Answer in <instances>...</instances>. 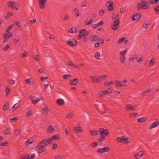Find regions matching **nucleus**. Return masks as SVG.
Instances as JSON below:
<instances>
[{"label":"nucleus","mask_w":159,"mask_h":159,"mask_svg":"<svg viewBox=\"0 0 159 159\" xmlns=\"http://www.w3.org/2000/svg\"><path fill=\"white\" fill-rule=\"evenodd\" d=\"M51 142V139H44L40 141L35 148V150L38 154L42 153L45 151L46 147Z\"/></svg>","instance_id":"1"},{"label":"nucleus","mask_w":159,"mask_h":159,"mask_svg":"<svg viewBox=\"0 0 159 159\" xmlns=\"http://www.w3.org/2000/svg\"><path fill=\"white\" fill-rule=\"evenodd\" d=\"M112 91V88H108L106 89L99 92L98 93V96L100 98H104L106 95L111 94Z\"/></svg>","instance_id":"2"},{"label":"nucleus","mask_w":159,"mask_h":159,"mask_svg":"<svg viewBox=\"0 0 159 159\" xmlns=\"http://www.w3.org/2000/svg\"><path fill=\"white\" fill-rule=\"evenodd\" d=\"M117 141L119 143L123 144H127L131 142V139L128 137H124V136L117 137Z\"/></svg>","instance_id":"3"},{"label":"nucleus","mask_w":159,"mask_h":159,"mask_svg":"<svg viewBox=\"0 0 159 159\" xmlns=\"http://www.w3.org/2000/svg\"><path fill=\"white\" fill-rule=\"evenodd\" d=\"M138 10L147 9L149 7V4L146 2H140L138 3L137 6Z\"/></svg>","instance_id":"4"},{"label":"nucleus","mask_w":159,"mask_h":159,"mask_svg":"<svg viewBox=\"0 0 159 159\" xmlns=\"http://www.w3.org/2000/svg\"><path fill=\"white\" fill-rule=\"evenodd\" d=\"M99 131L101 136H103L105 138L109 134L108 130L107 129H104L103 128L99 129Z\"/></svg>","instance_id":"5"},{"label":"nucleus","mask_w":159,"mask_h":159,"mask_svg":"<svg viewBox=\"0 0 159 159\" xmlns=\"http://www.w3.org/2000/svg\"><path fill=\"white\" fill-rule=\"evenodd\" d=\"M156 63V59L154 58H152L148 60L146 62L145 64L148 67H151L153 66Z\"/></svg>","instance_id":"6"},{"label":"nucleus","mask_w":159,"mask_h":159,"mask_svg":"<svg viewBox=\"0 0 159 159\" xmlns=\"http://www.w3.org/2000/svg\"><path fill=\"white\" fill-rule=\"evenodd\" d=\"M119 24V20H115L111 25V28L114 30H116L118 28Z\"/></svg>","instance_id":"7"},{"label":"nucleus","mask_w":159,"mask_h":159,"mask_svg":"<svg viewBox=\"0 0 159 159\" xmlns=\"http://www.w3.org/2000/svg\"><path fill=\"white\" fill-rule=\"evenodd\" d=\"M110 151V148L108 147H105L103 148H100L98 149L97 152L98 153H102L107 152Z\"/></svg>","instance_id":"8"},{"label":"nucleus","mask_w":159,"mask_h":159,"mask_svg":"<svg viewBox=\"0 0 159 159\" xmlns=\"http://www.w3.org/2000/svg\"><path fill=\"white\" fill-rule=\"evenodd\" d=\"M125 108L127 111L131 110L134 111L136 110V107L135 105L129 104L126 105L125 106Z\"/></svg>","instance_id":"9"},{"label":"nucleus","mask_w":159,"mask_h":159,"mask_svg":"<svg viewBox=\"0 0 159 159\" xmlns=\"http://www.w3.org/2000/svg\"><path fill=\"white\" fill-rule=\"evenodd\" d=\"M144 155V153L143 151H140L134 154V159H139Z\"/></svg>","instance_id":"10"},{"label":"nucleus","mask_w":159,"mask_h":159,"mask_svg":"<svg viewBox=\"0 0 159 159\" xmlns=\"http://www.w3.org/2000/svg\"><path fill=\"white\" fill-rule=\"evenodd\" d=\"M66 43L68 45L73 47L76 45L77 42L74 39H69L66 42Z\"/></svg>","instance_id":"11"},{"label":"nucleus","mask_w":159,"mask_h":159,"mask_svg":"<svg viewBox=\"0 0 159 159\" xmlns=\"http://www.w3.org/2000/svg\"><path fill=\"white\" fill-rule=\"evenodd\" d=\"M47 0H38L39 7L40 9H43L45 7V3L47 2Z\"/></svg>","instance_id":"12"},{"label":"nucleus","mask_w":159,"mask_h":159,"mask_svg":"<svg viewBox=\"0 0 159 159\" xmlns=\"http://www.w3.org/2000/svg\"><path fill=\"white\" fill-rule=\"evenodd\" d=\"M55 131V129L51 125L48 126L46 130V132L48 134H51Z\"/></svg>","instance_id":"13"},{"label":"nucleus","mask_w":159,"mask_h":159,"mask_svg":"<svg viewBox=\"0 0 159 159\" xmlns=\"http://www.w3.org/2000/svg\"><path fill=\"white\" fill-rule=\"evenodd\" d=\"M10 4V7L13 9H15L17 10H18L19 8V7H17L16 4V2H9L8 3V5L9 4Z\"/></svg>","instance_id":"14"},{"label":"nucleus","mask_w":159,"mask_h":159,"mask_svg":"<svg viewBox=\"0 0 159 159\" xmlns=\"http://www.w3.org/2000/svg\"><path fill=\"white\" fill-rule=\"evenodd\" d=\"M159 125V122L158 121H155L151 124L148 127V129H151L155 127H158Z\"/></svg>","instance_id":"15"},{"label":"nucleus","mask_w":159,"mask_h":159,"mask_svg":"<svg viewBox=\"0 0 159 159\" xmlns=\"http://www.w3.org/2000/svg\"><path fill=\"white\" fill-rule=\"evenodd\" d=\"M34 141L33 138H30L25 142V146L28 147L29 145L33 143Z\"/></svg>","instance_id":"16"},{"label":"nucleus","mask_w":159,"mask_h":159,"mask_svg":"<svg viewBox=\"0 0 159 159\" xmlns=\"http://www.w3.org/2000/svg\"><path fill=\"white\" fill-rule=\"evenodd\" d=\"M141 15L139 13H136L132 16V19L133 20H139L141 18Z\"/></svg>","instance_id":"17"},{"label":"nucleus","mask_w":159,"mask_h":159,"mask_svg":"<svg viewBox=\"0 0 159 159\" xmlns=\"http://www.w3.org/2000/svg\"><path fill=\"white\" fill-rule=\"evenodd\" d=\"M42 113L44 116H47L49 113V109L47 107H43L42 111Z\"/></svg>","instance_id":"18"},{"label":"nucleus","mask_w":159,"mask_h":159,"mask_svg":"<svg viewBox=\"0 0 159 159\" xmlns=\"http://www.w3.org/2000/svg\"><path fill=\"white\" fill-rule=\"evenodd\" d=\"M89 132L91 136H96L99 134V131H98L97 130H90Z\"/></svg>","instance_id":"19"},{"label":"nucleus","mask_w":159,"mask_h":159,"mask_svg":"<svg viewBox=\"0 0 159 159\" xmlns=\"http://www.w3.org/2000/svg\"><path fill=\"white\" fill-rule=\"evenodd\" d=\"M25 81L27 84L32 85L34 83V80L32 78H30L25 80Z\"/></svg>","instance_id":"20"},{"label":"nucleus","mask_w":159,"mask_h":159,"mask_svg":"<svg viewBox=\"0 0 159 159\" xmlns=\"http://www.w3.org/2000/svg\"><path fill=\"white\" fill-rule=\"evenodd\" d=\"M60 138L59 135L58 134H56L53 136L52 138H48V139H51V142L49 143V144L52 143V140H57L59 139Z\"/></svg>","instance_id":"21"},{"label":"nucleus","mask_w":159,"mask_h":159,"mask_svg":"<svg viewBox=\"0 0 159 159\" xmlns=\"http://www.w3.org/2000/svg\"><path fill=\"white\" fill-rule=\"evenodd\" d=\"M56 103L59 106H61L65 103V101L62 98H59L56 101Z\"/></svg>","instance_id":"22"},{"label":"nucleus","mask_w":159,"mask_h":159,"mask_svg":"<svg viewBox=\"0 0 159 159\" xmlns=\"http://www.w3.org/2000/svg\"><path fill=\"white\" fill-rule=\"evenodd\" d=\"M3 134L5 135H10L11 134L10 129L9 127H6L3 131Z\"/></svg>","instance_id":"23"},{"label":"nucleus","mask_w":159,"mask_h":159,"mask_svg":"<svg viewBox=\"0 0 159 159\" xmlns=\"http://www.w3.org/2000/svg\"><path fill=\"white\" fill-rule=\"evenodd\" d=\"M74 130L77 132L82 133L83 131V129L81 127L75 126L74 128Z\"/></svg>","instance_id":"24"},{"label":"nucleus","mask_w":159,"mask_h":159,"mask_svg":"<svg viewBox=\"0 0 159 159\" xmlns=\"http://www.w3.org/2000/svg\"><path fill=\"white\" fill-rule=\"evenodd\" d=\"M98 80L99 83H100L103 80L105 79L107 77V75H101L98 76Z\"/></svg>","instance_id":"25"},{"label":"nucleus","mask_w":159,"mask_h":159,"mask_svg":"<svg viewBox=\"0 0 159 159\" xmlns=\"http://www.w3.org/2000/svg\"><path fill=\"white\" fill-rule=\"evenodd\" d=\"M101 56H102V55H101L100 52L98 51L95 54L94 57L96 60H98L100 59V58Z\"/></svg>","instance_id":"26"},{"label":"nucleus","mask_w":159,"mask_h":159,"mask_svg":"<svg viewBox=\"0 0 159 159\" xmlns=\"http://www.w3.org/2000/svg\"><path fill=\"white\" fill-rule=\"evenodd\" d=\"M90 40L93 42H97L98 40V38L97 35L91 36L90 37Z\"/></svg>","instance_id":"27"},{"label":"nucleus","mask_w":159,"mask_h":159,"mask_svg":"<svg viewBox=\"0 0 159 159\" xmlns=\"http://www.w3.org/2000/svg\"><path fill=\"white\" fill-rule=\"evenodd\" d=\"M70 83H71L70 85L73 86L76 85L79 82L78 80L77 79H74L70 81Z\"/></svg>","instance_id":"28"},{"label":"nucleus","mask_w":159,"mask_h":159,"mask_svg":"<svg viewBox=\"0 0 159 159\" xmlns=\"http://www.w3.org/2000/svg\"><path fill=\"white\" fill-rule=\"evenodd\" d=\"M114 84V82L112 80L105 81L104 83V84L105 86H108Z\"/></svg>","instance_id":"29"},{"label":"nucleus","mask_w":159,"mask_h":159,"mask_svg":"<svg viewBox=\"0 0 159 159\" xmlns=\"http://www.w3.org/2000/svg\"><path fill=\"white\" fill-rule=\"evenodd\" d=\"M13 34L12 32L7 33L4 35L3 37L5 39H8Z\"/></svg>","instance_id":"30"},{"label":"nucleus","mask_w":159,"mask_h":159,"mask_svg":"<svg viewBox=\"0 0 159 159\" xmlns=\"http://www.w3.org/2000/svg\"><path fill=\"white\" fill-rule=\"evenodd\" d=\"M55 158V159H66V157L64 155L61 154L57 155Z\"/></svg>","instance_id":"31"},{"label":"nucleus","mask_w":159,"mask_h":159,"mask_svg":"<svg viewBox=\"0 0 159 159\" xmlns=\"http://www.w3.org/2000/svg\"><path fill=\"white\" fill-rule=\"evenodd\" d=\"M68 32L71 34L76 33L77 32V30L75 27H72L69 30Z\"/></svg>","instance_id":"32"},{"label":"nucleus","mask_w":159,"mask_h":159,"mask_svg":"<svg viewBox=\"0 0 159 159\" xmlns=\"http://www.w3.org/2000/svg\"><path fill=\"white\" fill-rule=\"evenodd\" d=\"M35 154H33L31 155L30 154H27L26 155L25 157V159H34L35 157Z\"/></svg>","instance_id":"33"},{"label":"nucleus","mask_w":159,"mask_h":159,"mask_svg":"<svg viewBox=\"0 0 159 159\" xmlns=\"http://www.w3.org/2000/svg\"><path fill=\"white\" fill-rule=\"evenodd\" d=\"M138 58V56L137 55L135 54L133 55L132 57H130L129 58V61H134L137 59Z\"/></svg>","instance_id":"34"},{"label":"nucleus","mask_w":159,"mask_h":159,"mask_svg":"<svg viewBox=\"0 0 159 159\" xmlns=\"http://www.w3.org/2000/svg\"><path fill=\"white\" fill-rule=\"evenodd\" d=\"M67 64L72 67H74L76 69H79V68L78 66L73 63L71 61H69L67 63Z\"/></svg>","instance_id":"35"},{"label":"nucleus","mask_w":159,"mask_h":159,"mask_svg":"<svg viewBox=\"0 0 159 159\" xmlns=\"http://www.w3.org/2000/svg\"><path fill=\"white\" fill-rule=\"evenodd\" d=\"M80 34H81L84 36H86L88 33L87 32V30L86 29H84L81 30V31L79 32Z\"/></svg>","instance_id":"36"},{"label":"nucleus","mask_w":159,"mask_h":159,"mask_svg":"<svg viewBox=\"0 0 159 159\" xmlns=\"http://www.w3.org/2000/svg\"><path fill=\"white\" fill-rule=\"evenodd\" d=\"M90 77L93 82L95 83H99L97 76L95 77L93 76H91Z\"/></svg>","instance_id":"37"},{"label":"nucleus","mask_w":159,"mask_h":159,"mask_svg":"<svg viewBox=\"0 0 159 159\" xmlns=\"http://www.w3.org/2000/svg\"><path fill=\"white\" fill-rule=\"evenodd\" d=\"M42 98H36L35 100H32V102L35 105L39 101L42 100Z\"/></svg>","instance_id":"38"},{"label":"nucleus","mask_w":159,"mask_h":159,"mask_svg":"<svg viewBox=\"0 0 159 159\" xmlns=\"http://www.w3.org/2000/svg\"><path fill=\"white\" fill-rule=\"evenodd\" d=\"M119 16V14L117 13H114L112 16V18L113 20H116L119 19L118 17Z\"/></svg>","instance_id":"39"},{"label":"nucleus","mask_w":159,"mask_h":159,"mask_svg":"<svg viewBox=\"0 0 159 159\" xmlns=\"http://www.w3.org/2000/svg\"><path fill=\"white\" fill-rule=\"evenodd\" d=\"M29 52L27 51L24 52L21 54V56L22 58H25L28 57L29 56Z\"/></svg>","instance_id":"40"},{"label":"nucleus","mask_w":159,"mask_h":159,"mask_svg":"<svg viewBox=\"0 0 159 159\" xmlns=\"http://www.w3.org/2000/svg\"><path fill=\"white\" fill-rule=\"evenodd\" d=\"M8 145L9 143L7 141H3L0 143V146H8Z\"/></svg>","instance_id":"41"},{"label":"nucleus","mask_w":159,"mask_h":159,"mask_svg":"<svg viewBox=\"0 0 159 159\" xmlns=\"http://www.w3.org/2000/svg\"><path fill=\"white\" fill-rule=\"evenodd\" d=\"M20 104L19 103H16L11 108V110L15 111L17 108L20 106Z\"/></svg>","instance_id":"42"},{"label":"nucleus","mask_w":159,"mask_h":159,"mask_svg":"<svg viewBox=\"0 0 159 159\" xmlns=\"http://www.w3.org/2000/svg\"><path fill=\"white\" fill-rule=\"evenodd\" d=\"M9 109V104L8 103H6L3 107V109L4 111L8 110Z\"/></svg>","instance_id":"43"},{"label":"nucleus","mask_w":159,"mask_h":159,"mask_svg":"<svg viewBox=\"0 0 159 159\" xmlns=\"http://www.w3.org/2000/svg\"><path fill=\"white\" fill-rule=\"evenodd\" d=\"M120 62L121 64H124L125 61V56H120Z\"/></svg>","instance_id":"44"},{"label":"nucleus","mask_w":159,"mask_h":159,"mask_svg":"<svg viewBox=\"0 0 159 159\" xmlns=\"http://www.w3.org/2000/svg\"><path fill=\"white\" fill-rule=\"evenodd\" d=\"M146 120V118L145 117H142L139 118L137 119V122L138 123H142L145 121Z\"/></svg>","instance_id":"45"},{"label":"nucleus","mask_w":159,"mask_h":159,"mask_svg":"<svg viewBox=\"0 0 159 159\" xmlns=\"http://www.w3.org/2000/svg\"><path fill=\"white\" fill-rule=\"evenodd\" d=\"M71 77V74H66L63 76V78L64 80H67L70 78Z\"/></svg>","instance_id":"46"},{"label":"nucleus","mask_w":159,"mask_h":159,"mask_svg":"<svg viewBox=\"0 0 159 159\" xmlns=\"http://www.w3.org/2000/svg\"><path fill=\"white\" fill-rule=\"evenodd\" d=\"M20 134V130L19 129H16L15 130L14 134L15 136H18Z\"/></svg>","instance_id":"47"},{"label":"nucleus","mask_w":159,"mask_h":159,"mask_svg":"<svg viewBox=\"0 0 159 159\" xmlns=\"http://www.w3.org/2000/svg\"><path fill=\"white\" fill-rule=\"evenodd\" d=\"M40 57L39 55H37L34 56V58L37 61H39L40 60Z\"/></svg>","instance_id":"48"},{"label":"nucleus","mask_w":159,"mask_h":159,"mask_svg":"<svg viewBox=\"0 0 159 159\" xmlns=\"http://www.w3.org/2000/svg\"><path fill=\"white\" fill-rule=\"evenodd\" d=\"M127 82V80L126 79H124L123 81H121L122 87L126 86Z\"/></svg>","instance_id":"49"},{"label":"nucleus","mask_w":159,"mask_h":159,"mask_svg":"<svg viewBox=\"0 0 159 159\" xmlns=\"http://www.w3.org/2000/svg\"><path fill=\"white\" fill-rule=\"evenodd\" d=\"M116 85L118 87H122V84L121 81L119 80H116L115 81Z\"/></svg>","instance_id":"50"},{"label":"nucleus","mask_w":159,"mask_h":159,"mask_svg":"<svg viewBox=\"0 0 159 159\" xmlns=\"http://www.w3.org/2000/svg\"><path fill=\"white\" fill-rule=\"evenodd\" d=\"M18 119L17 117H14L13 118H11L9 119V122L10 123L15 122L18 120Z\"/></svg>","instance_id":"51"},{"label":"nucleus","mask_w":159,"mask_h":159,"mask_svg":"<svg viewBox=\"0 0 159 159\" xmlns=\"http://www.w3.org/2000/svg\"><path fill=\"white\" fill-rule=\"evenodd\" d=\"M93 20V18H91L89 20H88V21L85 23V25H89L90 24H91L92 21Z\"/></svg>","instance_id":"52"},{"label":"nucleus","mask_w":159,"mask_h":159,"mask_svg":"<svg viewBox=\"0 0 159 159\" xmlns=\"http://www.w3.org/2000/svg\"><path fill=\"white\" fill-rule=\"evenodd\" d=\"M33 114L32 112L31 111H28L26 114V116L28 118L30 116H31Z\"/></svg>","instance_id":"53"},{"label":"nucleus","mask_w":159,"mask_h":159,"mask_svg":"<svg viewBox=\"0 0 159 159\" xmlns=\"http://www.w3.org/2000/svg\"><path fill=\"white\" fill-rule=\"evenodd\" d=\"M10 48V46L8 44H7L5 47H3L2 48V49L3 51L6 52Z\"/></svg>","instance_id":"54"},{"label":"nucleus","mask_w":159,"mask_h":159,"mask_svg":"<svg viewBox=\"0 0 159 159\" xmlns=\"http://www.w3.org/2000/svg\"><path fill=\"white\" fill-rule=\"evenodd\" d=\"M98 145V143L96 142H94L90 144V146L93 148H94Z\"/></svg>","instance_id":"55"},{"label":"nucleus","mask_w":159,"mask_h":159,"mask_svg":"<svg viewBox=\"0 0 159 159\" xmlns=\"http://www.w3.org/2000/svg\"><path fill=\"white\" fill-rule=\"evenodd\" d=\"M138 115V113H135V112H132L129 115L131 117H134L137 116Z\"/></svg>","instance_id":"56"},{"label":"nucleus","mask_w":159,"mask_h":159,"mask_svg":"<svg viewBox=\"0 0 159 159\" xmlns=\"http://www.w3.org/2000/svg\"><path fill=\"white\" fill-rule=\"evenodd\" d=\"M5 91L6 92V96H7L8 95V94L10 93L11 90L9 88L8 86H7L6 89Z\"/></svg>","instance_id":"57"},{"label":"nucleus","mask_w":159,"mask_h":159,"mask_svg":"<svg viewBox=\"0 0 159 159\" xmlns=\"http://www.w3.org/2000/svg\"><path fill=\"white\" fill-rule=\"evenodd\" d=\"M13 26V24H11L10 26H9L8 27V28L6 30V32L7 33H10V30L11 29L12 27Z\"/></svg>","instance_id":"58"},{"label":"nucleus","mask_w":159,"mask_h":159,"mask_svg":"<svg viewBox=\"0 0 159 159\" xmlns=\"http://www.w3.org/2000/svg\"><path fill=\"white\" fill-rule=\"evenodd\" d=\"M66 117L69 119L73 117V115L72 113H70L67 115Z\"/></svg>","instance_id":"59"},{"label":"nucleus","mask_w":159,"mask_h":159,"mask_svg":"<svg viewBox=\"0 0 159 159\" xmlns=\"http://www.w3.org/2000/svg\"><path fill=\"white\" fill-rule=\"evenodd\" d=\"M125 39L124 37H122L121 38H120L117 41V43H121L123 42L125 40Z\"/></svg>","instance_id":"60"},{"label":"nucleus","mask_w":159,"mask_h":159,"mask_svg":"<svg viewBox=\"0 0 159 159\" xmlns=\"http://www.w3.org/2000/svg\"><path fill=\"white\" fill-rule=\"evenodd\" d=\"M105 139V138L103 136H101L97 140L99 142H100L103 141Z\"/></svg>","instance_id":"61"},{"label":"nucleus","mask_w":159,"mask_h":159,"mask_svg":"<svg viewBox=\"0 0 159 159\" xmlns=\"http://www.w3.org/2000/svg\"><path fill=\"white\" fill-rule=\"evenodd\" d=\"M149 25V23H145L143 24V27L144 28L146 29L148 28Z\"/></svg>","instance_id":"62"},{"label":"nucleus","mask_w":159,"mask_h":159,"mask_svg":"<svg viewBox=\"0 0 159 159\" xmlns=\"http://www.w3.org/2000/svg\"><path fill=\"white\" fill-rule=\"evenodd\" d=\"M144 60V58L142 56L140 57L137 60V63H140L141 61H143Z\"/></svg>","instance_id":"63"},{"label":"nucleus","mask_w":159,"mask_h":159,"mask_svg":"<svg viewBox=\"0 0 159 159\" xmlns=\"http://www.w3.org/2000/svg\"><path fill=\"white\" fill-rule=\"evenodd\" d=\"M155 10L156 13L159 14V5L157 6L155 8Z\"/></svg>","instance_id":"64"}]
</instances>
